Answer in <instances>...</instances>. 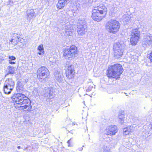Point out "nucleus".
I'll list each match as a JSON object with an SVG mask.
<instances>
[{"label":"nucleus","mask_w":152,"mask_h":152,"mask_svg":"<svg viewBox=\"0 0 152 152\" xmlns=\"http://www.w3.org/2000/svg\"><path fill=\"white\" fill-rule=\"evenodd\" d=\"M12 101L14 104L20 105V109L26 110L28 112L31 110L32 107L31 105V101L29 99L22 94L18 93L14 94L12 97Z\"/></svg>","instance_id":"1"},{"label":"nucleus","mask_w":152,"mask_h":152,"mask_svg":"<svg viewBox=\"0 0 152 152\" xmlns=\"http://www.w3.org/2000/svg\"><path fill=\"white\" fill-rule=\"evenodd\" d=\"M122 66L119 64H115L111 66L108 70L107 76L109 77L118 79L123 72Z\"/></svg>","instance_id":"2"},{"label":"nucleus","mask_w":152,"mask_h":152,"mask_svg":"<svg viewBox=\"0 0 152 152\" xmlns=\"http://www.w3.org/2000/svg\"><path fill=\"white\" fill-rule=\"evenodd\" d=\"M37 72L38 79L43 83L46 82L48 79L50 77V72L45 67L42 66L39 68Z\"/></svg>","instance_id":"3"},{"label":"nucleus","mask_w":152,"mask_h":152,"mask_svg":"<svg viewBox=\"0 0 152 152\" xmlns=\"http://www.w3.org/2000/svg\"><path fill=\"white\" fill-rule=\"evenodd\" d=\"M106 28L110 33L115 34L118 31L120 25L119 22L115 20H111L106 24Z\"/></svg>","instance_id":"4"},{"label":"nucleus","mask_w":152,"mask_h":152,"mask_svg":"<svg viewBox=\"0 0 152 152\" xmlns=\"http://www.w3.org/2000/svg\"><path fill=\"white\" fill-rule=\"evenodd\" d=\"M77 55V49L74 45L71 46L69 48L64 50L63 56L66 59L71 60Z\"/></svg>","instance_id":"5"},{"label":"nucleus","mask_w":152,"mask_h":152,"mask_svg":"<svg viewBox=\"0 0 152 152\" xmlns=\"http://www.w3.org/2000/svg\"><path fill=\"white\" fill-rule=\"evenodd\" d=\"M77 32L80 35H83L87 31V26L84 20H78L77 23Z\"/></svg>","instance_id":"6"},{"label":"nucleus","mask_w":152,"mask_h":152,"mask_svg":"<svg viewBox=\"0 0 152 152\" xmlns=\"http://www.w3.org/2000/svg\"><path fill=\"white\" fill-rule=\"evenodd\" d=\"M124 49L123 45L121 44L119 42L114 44L113 50L114 51V55L116 58H119L123 55Z\"/></svg>","instance_id":"7"},{"label":"nucleus","mask_w":152,"mask_h":152,"mask_svg":"<svg viewBox=\"0 0 152 152\" xmlns=\"http://www.w3.org/2000/svg\"><path fill=\"white\" fill-rule=\"evenodd\" d=\"M140 31L137 28L132 29L131 31L130 42L133 45H135L139 41Z\"/></svg>","instance_id":"8"},{"label":"nucleus","mask_w":152,"mask_h":152,"mask_svg":"<svg viewBox=\"0 0 152 152\" xmlns=\"http://www.w3.org/2000/svg\"><path fill=\"white\" fill-rule=\"evenodd\" d=\"M14 83L12 79H8L5 81L4 84V89L5 94H9L13 89Z\"/></svg>","instance_id":"9"},{"label":"nucleus","mask_w":152,"mask_h":152,"mask_svg":"<svg viewBox=\"0 0 152 152\" xmlns=\"http://www.w3.org/2000/svg\"><path fill=\"white\" fill-rule=\"evenodd\" d=\"M65 66L66 74L67 78L70 79L74 77L75 73L73 66L69 62L66 63Z\"/></svg>","instance_id":"10"},{"label":"nucleus","mask_w":152,"mask_h":152,"mask_svg":"<svg viewBox=\"0 0 152 152\" xmlns=\"http://www.w3.org/2000/svg\"><path fill=\"white\" fill-rule=\"evenodd\" d=\"M152 36L148 34L145 35L142 42L143 47H146L150 45L152 42Z\"/></svg>","instance_id":"11"},{"label":"nucleus","mask_w":152,"mask_h":152,"mask_svg":"<svg viewBox=\"0 0 152 152\" xmlns=\"http://www.w3.org/2000/svg\"><path fill=\"white\" fill-rule=\"evenodd\" d=\"M118 130L117 127L115 125H111L108 127L106 129V134L110 135H113L117 132Z\"/></svg>","instance_id":"12"},{"label":"nucleus","mask_w":152,"mask_h":152,"mask_svg":"<svg viewBox=\"0 0 152 152\" xmlns=\"http://www.w3.org/2000/svg\"><path fill=\"white\" fill-rule=\"evenodd\" d=\"M96 8L99 12L102 15V18H104L107 14V7L103 4H100L95 7Z\"/></svg>","instance_id":"13"},{"label":"nucleus","mask_w":152,"mask_h":152,"mask_svg":"<svg viewBox=\"0 0 152 152\" xmlns=\"http://www.w3.org/2000/svg\"><path fill=\"white\" fill-rule=\"evenodd\" d=\"M51 88H48L44 95V97L46 98L47 102L50 101V99H51L53 97V92L51 91Z\"/></svg>","instance_id":"14"},{"label":"nucleus","mask_w":152,"mask_h":152,"mask_svg":"<svg viewBox=\"0 0 152 152\" xmlns=\"http://www.w3.org/2000/svg\"><path fill=\"white\" fill-rule=\"evenodd\" d=\"M102 15L99 12V11L96 8H95L92 10V17L93 19H98L96 18H101V19L102 18Z\"/></svg>","instance_id":"15"},{"label":"nucleus","mask_w":152,"mask_h":152,"mask_svg":"<svg viewBox=\"0 0 152 152\" xmlns=\"http://www.w3.org/2000/svg\"><path fill=\"white\" fill-rule=\"evenodd\" d=\"M26 16L27 19L34 18L35 15L33 9H28L26 12Z\"/></svg>","instance_id":"16"},{"label":"nucleus","mask_w":152,"mask_h":152,"mask_svg":"<svg viewBox=\"0 0 152 152\" xmlns=\"http://www.w3.org/2000/svg\"><path fill=\"white\" fill-rule=\"evenodd\" d=\"M19 36L18 35L14 34L11 39L10 40V44H11L14 45H16L19 40Z\"/></svg>","instance_id":"17"},{"label":"nucleus","mask_w":152,"mask_h":152,"mask_svg":"<svg viewBox=\"0 0 152 152\" xmlns=\"http://www.w3.org/2000/svg\"><path fill=\"white\" fill-rule=\"evenodd\" d=\"M67 3V2L65 0H59L56 6L58 9H60L64 7Z\"/></svg>","instance_id":"18"},{"label":"nucleus","mask_w":152,"mask_h":152,"mask_svg":"<svg viewBox=\"0 0 152 152\" xmlns=\"http://www.w3.org/2000/svg\"><path fill=\"white\" fill-rule=\"evenodd\" d=\"M134 130L133 127L132 126H128L123 129L124 134L126 135L129 134L130 132H133Z\"/></svg>","instance_id":"19"},{"label":"nucleus","mask_w":152,"mask_h":152,"mask_svg":"<svg viewBox=\"0 0 152 152\" xmlns=\"http://www.w3.org/2000/svg\"><path fill=\"white\" fill-rule=\"evenodd\" d=\"M118 121L119 123L122 124L124 122V120L125 118V115L124 112L120 113L118 115Z\"/></svg>","instance_id":"20"},{"label":"nucleus","mask_w":152,"mask_h":152,"mask_svg":"<svg viewBox=\"0 0 152 152\" xmlns=\"http://www.w3.org/2000/svg\"><path fill=\"white\" fill-rule=\"evenodd\" d=\"M55 76L56 79L58 81H60L61 79L62 74L60 72L57 71L55 73Z\"/></svg>","instance_id":"21"},{"label":"nucleus","mask_w":152,"mask_h":152,"mask_svg":"<svg viewBox=\"0 0 152 152\" xmlns=\"http://www.w3.org/2000/svg\"><path fill=\"white\" fill-rule=\"evenodd\" d=\"M7 71L9 74H13L15 71V68L11 66H9L7 68Z\"/></svg>","instance_id":"22"},{"label":"nucleus","mask_w":152,"mask_h":152,"mask_svg":"<svg viewBox=\"0 0 152 152\" xmlns=\"http://www.w3.org/2000/svg\"><path fill=\"white\" fill-rule=\"evenodd\" d=\"M88 88L86 89L87 91H91L93 88H95V85L91 83L88 84Z\"/></svg>","instance_id":"23"},{"label":"nucleus","mask_w":152,"mask_h":152,"mask_svg":"<svg viewBox=\"0 0 152 152\" xmlns=\"http://www.w3.org/2000/svg\"><path fill=\"white\" fill-rule=\"evenodd\" d=\"M103 149V152H110L109 147L107 145H104Z\"/></svg>","instance_id":"24"},{"label":"nucleus","mask_w":152,"mask_h":152,"mask_svg":"<svg viewBox=\"0 0 152 152\" xmlns=\"http://www.w3.org/2000/svg\"><path fill=\"white\" fill-rule=\"evenodd\" d=\"M19 42H20L21 43L23 44L24 45H26L27 42V40H25V39H24L23 38H20V37L19 38Z\"/></svg>","instance_id":"25"},{"label":"nucleus","mask_w":152,"mask_h":152,"mask_svg":"<svg viewBox=\"0 0 152 152\" xmlns=\"http://www.w3.org/2000/svg\"><path fill=\"white\" fill-rule=\"evenodd\" d=\"M37 49L39 51L44 50L43 45L42 44L40 45L38 47Z\"/></svg>","instance_id":"26"},{"label":"nucleus","mask_w":152,"mask_h":152,"mask_svg":"<svg viewBox=\"0 0 152 152\" xmlns=\"http://www.w3.org/2000/svg\"><path fill=\"white\" fill-rule=\"evenodd\" d=\"M4 56L2 53H0V61L4 60Z\"/></svg>","instance_id":"27"},{"label":"nucleus","mask_w":152,"mask_h":152,"mask_svg":"<svg viewBox=\"0 0 152 152\" xmlns=\"http://www.w3.org/2000/svg\"><path fill=\"white\" fill-rule=\"evenodd\" d=\"M134 123L135 124H139L140 122V120H139V119L137 118L136 119L135 121H134Z\"/></svg>","instance_id":"28"},{"label":"nucleus","mask_w":152,"mask_h":152,"mask_svg":"<svg viewBox=\"0 0 152 152\" xmlns=\"http://www.w3.org/2000/svg\"><path fill=\"white\" fill-rule=\"evenodd\" d=\"M9 60H11V61H12V60H15L16 59V58L14 56H9Z\"/></svg>","instance_id":"29"},{"label":"nucleus","mask_w":152,"mask_h":152,"mask_svg":"<svg viewBox=\"0 0 152 152\" xmlns=\"http://www.w3.org/2000/svg\"><path fill=\"white\" fill-rule=\"evenodd\" d=\"M92 0H82V1L83 4L87 3L92 2Z\"/></svg>","instance_id":"30"},{"label":"nucleus","mask_w":152,"mask_h":152,"mask_svg":"<svg viewBox=\"0 0 152 152\" xmlns=\"http://www.w3.org/2000/svg\"><path fill=\"white\" fill-rule=\"evenodd\" d=\"M17 44H18V45L21 48H23L24 46V45L22 43H21L20 42H19V41H18V42Z\"/></svg>","instance_id":"31"},{"label":"nucleus","mask_w":152,"mask_h":152,"mask_svg":"<svg viewBox=\"0 0 152 152\" xmlns=\"http://www.w3.org/2000/svg\"><path fill=\"white\" fill-rule=\"evenodd\" d=\"M148 56L149 59H150L151 62L152 63V52L149 55V56Z\"/></svg>","instance_id":"32"},{"label":"nucleus","mask_w":152,"mask_h":152,"mask_svg":"<svg viewBox=\"0 0 152 152\" xmlns=\"http://www.w3.org/2000/svg\"><path fill=\"white\" fill-rule=\"evenodd\" d=\"M38 54L40 55H44V50H40L38 52Z\"/></svg>","instance_id":"33"},{"label":"nucleus","mask_w":152,"mask_h":152,"mask_svg":"<svg viewBox=\"0 0 152 152\" xmlns=\"http://www.w3.org/2000/svg\"><path fill=\"white\" fill-rule=\"evenodd\" d=\"M72 139H70V140H69L67 142L68 144V146H71V145H70V142L71 141Z\"/></svg>","instance_id":"34"},{"label":"nucleus","mask_w":152,"mask_h":152,"mask_svg":"<svg viewBox=\"0 0 152 152\" xmlns=\"http://www.w3.org/2000/svg\"><path fill=\"white\" fill-rule=\"evenodd\" d=\"M123 18H126V19H128L129 18V15H124L123 16Z\"/></svg>","instance_id":"35"},{"label":"nucleus","mask_w":152,"mask_h":152,"mask_svg":"<svg viewBox=\"0 0 152 152\" xmlns=\"http://www.w3.org/2000/svg\"><path fill=\"white\" fill-rule=\"evenodd\" d=\"M9 62L10 64H15V62L11 61V60H9Z\"/></svg>","instance_id":"36"},{"label":"nucleus","mask_w":152,"mask_h":152,"mask_svg":"<svg viewBox=\"0 0 152 152\" xmlns=\"http://www.w3.org/2000/svg\"><path fill=\"white\" fill-rule=\"evenodd\" d=\"M13 0H8V1H9L8 4H11V3L12 4L13 2Z\"/></svg>","instance_id":"37"},{"label":"nucleus","mask_w":152,"mask_h":152,"mask_svg":"<svg viewBox=\"0 0 152 152\" xmlns=\"http://www.w3.org/2000/svg\"><path fill=\"white\" fill-rule=\"evenodd\" d=\"M54 0H45V1L47 2H48V3H49L52 1H53Z\"/></svg>","instance_id":"38"},{"label":"nucleus","mask_w":152,"mask_h":152,"mask_svg":"<svg viewBox=\"0 0 152 152\" xmlns=\"http://www.w3.org/2000/svg\"><path fill=\"white\" fill-rule=\"evenodd\" d=\"M71 29H69V30L66 29L65 31H66V32H69L71 31Z\"/></svg>","instance_id":"39"},{"label":"nucleus","mask_w":152,"mask_h":152,"mask_svg":"<svg viewBox=\"0 0 152 152\" xmlns=\"http://www.w3.org/2000/svg\"><path fill=\"white\" fill-rule=\"evenodd\" d=\"M124 20V21H123V22H128L129 21V20H128V19H127V20Z\"/></svg>","instance_id":"40"},{"label":"nucleus","mask_w":152,"mask_h":152,"mask_svg":"<svg viewBox=\"0 0 152 152\" xmlns=\"http://www.w3.org/2000/svg\"><path fill=\"white\" fill-rule=\"evenodd\" d=\"M79 151H82L83 150V148L82 147H81V148H79Z\"/></svg>","instance_id":"41"},{"label":"nucleus","mask_w":152,"mask_h":152,"mask_svg":"<svg viewBox=\"0 0 152 152\" xmlns=\"http://www.w3.org/2000/svg\"><path fill=\"white\" fill-rule=\"evenodd\" d=\"M150 129L152 130V124L151 125Z\"/></svg>","instance_id":"42"},{"label":"nucleus","mask_w":152,"mask_h":152,"mask_svg":"<svg viewBox=\"0 0 152 152\" xmlns=\"http://www.w3.org/2000/svg\"><path fill=\"white\" fill-rule=\"evenodd\" d=\"M17 148H18V149H20V146H18V147H17Z\"/></svg>","instance_id":"43"},{"label":"nucleus","mask_w":152,"mask_h":152,"mask_svg":"<svg viewBox=\"0 0 152 152\" xmlns=\"http://www.w3.org/2000/svg\"><path fill=\"white\" fill-rule=\"evenodd\" d=\"M66 2H67L68 1H70V0H65Z\"/></svg>","instance_id":"44"},{"label":"nucleus","mask_w":152,"mask_h":152,"mask_svg":"<svg viewBox=\"0 0 152 152\" xmlns=\"http://www.w3.org/2000/svg\"><path fill=\"white\" fill-rule=\"evenodd\" d=\"M72 124L73 125H75V123H72Z\"/></svg>","instance_id":"45"},{"label":"nucleus","mask_w":152,"mask_h":152,"mask_svg":"<svg viewBox=\"0 0 152 152\" xmlns=\"http://www.w3.org/2000/svg\"><path fill=\"white\" fill-rule=\"evenodd\" d=\"M97 22H99L100 21V20H97Z\"/></svg>","instance_id":"46"}]
</instances>
